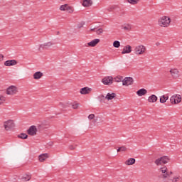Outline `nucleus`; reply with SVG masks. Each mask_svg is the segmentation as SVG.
Returning a JSON list of instances; mask_svg holds the SVG:
<instances>
[{
    "label": "nucleus",
    "mask_w": 182,
    "mask_h": 182,
    "mask_svg": "<svg viewBox=\"0 0 182 182\" xmlns=\"http://www.w3.org/2000/svg\"><path fill=\"white\" fill-rule=\"evenodd\" d=\"M100 42V39L96 38L90 41V43H87L88 46H90L91 48H95L97 43Z\"/></svg>",
    "instance_id": "15"
},
{
    "label": "nucleus",
    "mask_w": 182,
    "mask_h": 182,
    "mask_svg": "<svg viewBox=\"0 0 182 182\" xmlns=\"http://www.w3.org/2000/svg\"><path fill=\"white\" fill-rule=\"evenodd\" d=\"M113 46L114 48H120V41H114Z\"/></svg>",
    "instance_id": "33"
},
{
    "label": "nucleus",
    "mask_w": 182,
    "mask_h": 182,
    "mask_svg": "<svg viewBox=\"0 0 182 182\" xmlns=\"http://www.w3.org/2000/svg\"><path fill=\"white\" fill-rule=\"evenodd\" d=\"M6 102V97L2 95H0V106L4 105Z\"/></svg>",
    "instance_id": "27"
},
{
    "label": "nucleus",
    "mask_w": 182,
    "mask_h": 182,
    "mask_svg": "<svg viewBox=\"0 0 182 182\" xmlns=\"http://www.w3.org/2000/svg\"><path fill=\"white\" fill-rule=\"evenodd\" d=\"M4 127L6 132H10L15 127V122H14V120L9 119L4 122Z\"/></svg>",
    "instance_id": "2"
},
{
    "label": "nucleus",
    "mask_w": 182,
    "mask_h": 182,
    "mask_svg": "<svg viewBox=\"0 0 182 182\" xmlns=\"http://www.w3.org/2000/svg\"><path fill=\"white\" fill-rule=\"evenodd\" d=\"M97 99L100 103H105L106 102V97L103 95H100L97 97Z\"/></svg>",
    "instance_id": "25"
},
{
    "label": "nucleus",
    "mask_w": 182,
    "mask_h": 182,
    "mask_svg": "<svg viewBox=\"0 0 182 182\" xmlns=\"http://www.w3.org/2000/svg\"><path fill=\"white\" fill-rule=\"evenodd\" d=\"M93 4V1L92 0H83L82 1V6H85V8H89V6H92Z\"/></svg>",
    "instance_id": "18"
},
{
    "label": "nucleus",
    "mask_w": 182,
    "mask_h": 182,
    "mask_svg": "<svg viewBox=\"0 0 182 182\" xmlns=\"http://www.w3.org/2000/svg\"><path fill=\"white\" fill-rule=\"evenodd\" d=\"M4 55L0 54V62H2V60H4Z\"/></svg>",
    "instance_id": "42"
},
{
    "label": "nucleus",
    "mask_w": 182,
    "mask_h": 182,
    "mask_svg": "<svg viewBox=\"0 0 182 182\" xmlns=\"http://www.w3.org/2000/svg\"><path fill=\"white\" fill-rule=\"evenodd\" d=\"M123 86H129L133 85V78L131 77H127L122 80Z\"/></svg>",
    "instance_id": "10"
},
{
    "label": "nucleus",
    "mask_w": 182,
    "mask_h": 182,
    "mask_svg": "<svg viewBox=\"0 0 182 182\" xmlns=\"http://www.w3.org/2000/svg\"><path fill=\"white\" fill-rule=\"evenodd\" d=\"M95 29H96V28H91L90 31H95Z\"/></svg>",
    "instance_id": "46"
},
{
    "label": "nucleus",
    "mask_w": 182,
    "mask_h": 182,
    "mask_svg": "<svg viewBox=\"0 0 182 182\" xmlns=\"http://www.w3.org/2000/svg\"><path fill=\"white\" fill-rule=\"evenodd\" d=\"M18 92V87H16L15 85L9 86L6 89V95H9L10 96H14V95H16Z\"/></svg>",
    "instance_id": "5"
},
{
    "label": "nucleus",
    "mask_w": 182,
    "mask_h": 182,
    "mask_svg": "<svg viewBox=\"0 0 182 182\" xmlns=\"http://www.w3.org/2000/svg\"><path fill=\"white\" fill-rule=\"evenodd\" d=\"M134 52L136 55H144L146 53V46L144 45L136 46Z\"/></svg>",
    "instance_id": "4"
},
{
    "label": "nucleus",
    "mask_w": 182,
    "mask_h": 182,
    "mask_svg": "<svg viewBox=\"0 0 182 182\" xmlns=\"http://www.w3.org/2000/svg\"><path fill=\"white\" fill-rule=\"evenodd\" d=\"M27 133L29 134V136H36V133H38V129L36 128V126H31L27 130Z\"/></svg>",
    "instance_id": "7"
},
{
    "label": "nucleus",
    "mask_w": 182,
    "mask_h": 182,
    "mask_svg": "<svg viewBox=\"0 0 182 182\" xmlns=\"http://www.w3.org/2000/svg\"><path fill=\"white\" fill-rule=\"evenodd\" d=\"M80 28H83V24L81 23L78 26V28L80 29Z\"/></svg>",
    "instance_id": "44"
},
{
    "label": "nucleus",
    "mask_w": 182,
    "mask_h": 182,
    "mask_svg": "<svg viewBox=\"0 0 182 182\" xmlns=\"http://www.w3.org/2000/svg\"><path fill=\"white\" fill-rule=\"evenodd\" d=\"M90 92H92V88H89V87H85L80 90L81 95H89Z\"/></svg>",
    "instance_id": "13"
},
{
    "label": "nucleus",
    "mask_w": 182,
    "mask_h": 182,
    "mask_svg": "<svg viewBox=\"0 0 182 182\" xmlns=\"http://www.w3.org/2000/svg\"><path fill=\"white\" fill-rule=\"evenodd\" d=\"M96 33H97V35H100L101 33H103V28H99L98 30H97Z\"/></svg>",
    "instance_id": "37"
},
{
    "label": "nucleus",
    "mask_w": 182,
    "mask_h": 182,
    "mask_svg": "<svg viewBox=\"0 0 182 182\" xmlns=\"http://www.w3.org/2000/svg\"><path fill=\"white\" fill-rule=\"evenodd\" d=\"M66 11H67V12H68V14H73V11H75V9H73V7L72 6H70L68 4Z\"/></svg>",
    "instance_id": "28"
},
{
    "label": "nucleus",
    "mask_w": 182,
    "mask_h": 182,
    "mask_svg": "<svg viewBox=\"0 0 182 182\" xmlns=\"http://www.w3.org/2000/svg\"><path fill=\"white\" fill-rule=\"evenodd\" d=\"M136 164V159L134 158H129L124 162L126 166H133V164Z\"/></svg>",
    "instance_id": "16"
},
{
    "label": "nucleus",
    "mask_w": 182,
    "mask_h": 182,
    "mask_svg": "<svg viewBox=\"0 0 182 182\" xmlns=\"http://www.w3.org/2000/svg\"><path fill=\"white\" fill-rule=\"evenodd\" d=\"M136 95L139 96H144L145 95H147V90L141 88L136 92Z\"/></svg>",
    "instance_id": "21"
},
{
    "label": "nucleus",
    "mask_w": 182,
    "mask_h": 182,
    "mask_svg": "<svg viewBox=\"0 0 182 182\" xmlns=\"http://www.w3.org/2000/svg\"><path fill=\"white\" fill-rule=\"evenodd\" d=\"M15 65H18L16 60H8L4 63L5 66H15Z\"/></svg>",
    "instance_id": "12"
},
{
    "label": "nucleus",
    "mask_w": 182,
    "mask_h": 182,
    "mask_svg": "<svg viewBox=\"0 0 182 182\" xmlns=\"http://www.w3.org/2000/svg\"><path fill=\"white\" fill-rule=\"evenodd\" d=\"M116 97V93L112 92V93H107V95L105 96V99L107 100H113Z\"/></svg>",
    "instance_id": "22"
},
{
    "label": "nucleus",
    "mask_w": 182,
    "mask_h": 182,
    "mask_svg": "<svg viewBox=\"0 0 182 182\" xmlns=\"http://www.w3.org/2000/svg\"><path fill=\"white\" fill-rule=\"evenodd\" d=\"M31 178H32V175L26 173L20 178V180H22L23 181H29Z\"/></svg>",
    "instance_id": "17"
},
{
    "label": "nucleus",
    "mask_w": 182,
    "mask_h": 182,
    "mask_svg": "<svg viewBox=\"0 0 182 182\" xmlns=\"http://www.w3.org/2000/svg\"><path fill=\"white\" fill-rule=\"evenodd\" d=\"M169 73L173 79H177V77L179 76L178 73H180V72L177 68H171L169 70Z\"/></svg>",
    "instance_id": "9"
},
{
    "label": "nucleus",
    "mask_w": 182,
    "mask_h": 182,
    "mask_svg": "<svg viewBox=\"0 0 182 182\" xmlns=\"http://www.w3.org/2000/svg\"><path fill=\"white\" fill-rule=\"evenodd\" d=\"M53 45V43L52 42L44 43L39 46L38 50H45V49H49V48H50V46H52Z\"/></svg>",
    "instance_id": "8"
},
{
    "label": "nucleus",
    "mask_w": 182,
    "mask_h": 182,
    "mask_svg": "<svg viewBox=\"0 0 182 182\" xmlns=\"http://www.w3.org/2000/svg\"><path fill=\"white\" fill-rule=\"evenodd\" d=\"M68 5L69 4L61 5L60 6V11H67Z\"/></svg>",
    "instance_id": "32"
},
{
    "label": "nucleus",
    "mask_w": 182,
    "mask_h": 182,
    "mask_svg": "<svg viewBox=\"0 0 182 182\" xmlns=\"http://www.w3.org/2000/svg\"><path fill=\"white\" fill-rule=\"evenodd\" d=\"M157 96L152 95L151 96L149 97L148 98V102L149 103H156V102H157Z\"/></svg>",
    "instance_id": "23"
},
{
    "label": "nucleus",
    "mask_w": 182,
    "mask_h": 182,
    "mask_svg": "<svg viewBox=\"0 0 182 182\" xmlns=\"http://www.w3.org/2000/svg\"><path fill=\"white\" fill-rule=\"evenodd\" d=\"M120 148L121 151H127V147L126 146H122Z\"/></svg>",
    "instance_id": "36"
},
{
    "label": "nucleus",
    "mask_w": 182,
    "mask_h": 182,
    "mask_svg": "<svg viewBox=\"0 0 182 182\" xmlns=\"http://www.w3.org/2000/svg\"><path fill=\"white\" fill-rule=\"evenodd\" d=\"M156 46H160L161 45V43H160V42H156L155 43Z\"/></svg>",
    "instance_id": "43"
},
{
    "label": "nucleus",
    "mask_w": 182,
    "mask_h": 182,
    "mask_svg": "<svg viewBox=\"0 0 182 182\" xmlns=\"http://www.w3.org/2000/svg\"><path fill=\"white\" fill-rule=\"evenodd\" d=\"M18 139H28V134L21 133L18 135Z\"/></svg>",
    "instance_id": "29"
},
{
    "label": "nucleus",
    "mask_w": 182,
    "mask_h": 182,
    "mask_svg": "<svg viewBox=\"0 0 182 182\" xmlns=\"http://www.w3.org/2000/svg\"><path fill=\"white\" fill-rule=\"evenodd\" d=\"M168 161H170V158H168V156H164L155 160L154 164L156 166H161V164H167Z\"/></svg>",
    "instance_id": "3"
},
{
    "label": "nucleus",
    "mask_w": 182,
    "mask_h": 182,
    "mask_svg": "<svg viewBox=\"0 0 182 182\" xmlns=\"http://www.w3.org/2000/svg\"><path fill=\"white\" fill-rule=\"evenodd\" d=\"M95 114H90L89 116H88V119L89 120H93L95 119Z\"/></svg>",
    "instance_id": "35"
},
{
    "label": "nucleus",
    "mask_w": 182,
    "mask_h": 182,
    "mask_svg": "<svg viewBox=\"0 0 182 182\" xmlns=\"http://www.w3.org/2000/svg\"><path fill=\"white\" fill-rule=\"evenodd\" d=\"M114 82H123V77L122 76H117L114 78Z\"/></svg>",
    "instance_id": "30"
},
{
    "label": "nucleus",
    "mask_w": 182,
    "mask_h": 182,
    "mask_svg": "<svg viewBox=\"0 0 182 182\" xmlns=\"http://www.w3.org/2000/svg\"><path fill=\"white\" fill-rule=\"evenodd\" d=\"M114 9H116V6H112L107 9V11H109V12H112Z\"/></svg>",
    "instance_id": "39"
},
{
    "label": "nucleus",
    "mask_w": 182,
    "mask_h": 182,
    "mask_svg": "<svg viewBox=\"0 0 182 182\" xmlns=\"http://www.w3.org/2000/svg\"><path fill=\"white\" fill-rule=\"evenodd\" d=\"M33 76V79H35L36 80H38L41 79V77H42V76H43V73H42V72H41V71L36 72Z\"/></svg>",
    "instance_id": "20"
},
{
    "label": "nucleus",
    "mask_w": 182,
    "mask_h": 182,
    "mask_svg": "<svg viewBox=\"0 0 182 182\" xmlns=\"http://www.w3.org/2000/svg\"><path fill=\"white\" fill-rule=\"evenodd\" d=\"M117 153H119V151H122L120 149V147L119 149H117Z\"/></svg>",
    "instance_id": "45"
},
{
    "label": "nucleus",
    "mask_w": 182,
    "mask_h": 182,
    "mask_svg": "<svg viewBox=\"0 0 182 182\" xmlns=\"http://www.w3.org/2000/svg\"><path fill=\"white\" fill-rule=\"evenodd\" d=\"M174 105H178L181 102V95H173L171 97V102H173Z\"/></svg>",
    "instance_id": "11"
},
{
    "label": "nucleus",
    "mask_w": 182,
    "mask_h": 182,
    "mask_svg": "<svg viewBox=\"0 0 182 182\" xmlns=\"http://www.w3.org/2000/svg\"><path fill=\"white\" fill-rule=\"evenodd\" d=\"M122 29H124V31H128L129 32L132 31V24H124V26H122Z\"/></svg>",
    "instance_id": "24"
},
{
    "label": "nucleus",
    "mask_w": 182,
    "mask_h": 182,
    "mask_svg": "<svg viewBox=\"0 0 182 182\" xmlns=\"http://www.w3.org/2000/svg\"><path fill=\"white\" fill-rule=\"evenodd\" d=\"M129 4H131L132 5H137L139 4L140 0H127Z\"/></svg>",
    "instance_id": "31"
},
{
    "label": "nucleus",
    "mask_w": 182,
    "mask_h": 182,
    "mask_svg": "<svg viewBox=\"0 0 182 182\" xmlns=\"http://www.w3.org/2000/svg\"><path fill=\"white\" fill-rule=\"evenodd\" d=\"M79 107V104H73V109H77Z\"/></svg>",
    "instance_id": "41"
},
{
    "label": "nucleus",
    "mask_w": 182,
    "mask_h": 182,
    "mask_svg": "<svg viewBox=\"0 0 182 182\" xmlns=\"http://www.w3.org/2000/svg\"><path fill=\"white\" fill-rule=\"evenodd\" d=\"M171 23V19L170 18V17L166 16L161 17L158 20V25H159L161 28H168Z\"/></svg>",
    "instance_id": "1"
},
{
    "label": "nucleus",
    "mask_w": 182,
    "mask_h": 182,
    "mask_svg": "<svg viewBox=\"0 0 182 182\" xmlns=\"http://www.w3.org/2000/svg\"><path fill=\"white\" fill-rule=\"evenodd\" d=\"M126 53H132V47L130 45H127L124 47L122 55H126Z\"/></svg>",
    "instance_id": "14"
},
{
    "label": "nucleus",
    "mask_w": 182,
    "mask_h": 182,
    "mask_svg": "<svg viewBox=\"0 0 182 182\" xmlns=\"http://www.w3.org/2000/svg\"><path fill=\"white\" fill-rule=\"evenodd\" d=\"M171 178H172V181H173V182H177V181H178V180H180V176H178V177H173V176H171Z\"/></svg>",
    "instance_id": "34"
},
{
    "label": "nucleus",
    "mask_w": 182,
    "mask_h": 182,
    "mask_svg": "<svg viewBox=\"0 0 182 182\" xmlns=\"http://www.w3.org/2000/svg\"><path fill=\"white\" fill-rule=\"evenodd\" d=\"M168 100V95H162L160 97V103H166Z\"/></svg>",
    "instance_id": "26"
},
{
    "label": "nucleus",
    "mask_w": 182,
    "mask_h": 182,
    "mask_svg": "<svg viewBox=\"0 0 182 182\" xmlns=\"http://www.w3.org/2000/svg\"><path fill=\"white\" fill-rule=\"evenodd\" d=\"M46 159H49V154H42L38 156V160L41 163L45 161V160H46Z\"/></svg>",
    "instance_id": "19"
},
{
    "label": "nucleus",
    "mask_w": 182,
    "mask_h": 182,
    "mask_svg": "<svg viewBox=\"0 0 182 182\" xmlns=\"http://www.w3.org/2000/svg\"><path fill=\"white\" fill-rule=\"evenodd\" d=\"M99 119H100V117H95V118H94L93 120H92V123H94V124H95V123H97Z\"/></svg>",
    "instance_id": "38"
},
{
    "label": "nucleus",
    "mask_w": 182,
    "mask_h": 182,
    "mask_svg": "<svg viewBox=\"0 0 182 182\" xmlns=\"http://www.w3.org/2000/svg\"><path fill=\"white\" fill-rule=\"evenodd\" d=\"M76 145L75 146H74V145H70L69 146V149H70V150H75L76 149Z\"/></svg>",
    "instance_id": "40"
},
{
    "label": "nucleus",
    "mask_w": 182,
    "mask_h": 182,
    "mask_svg": "<svg viewBox=\"0 0 182 182\" xmlns=\"http://www.w3.org/2000/svg\"><path fill=\"white\" fill-rule=\"evenodd\" d=\"M102 82L103 85H106L107 86H110L113 83V77L112 76H107L105 77L102 80Z\"/></svg>",
    "instance_id": "6"
}]
</instances>
